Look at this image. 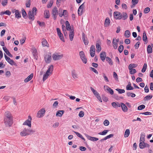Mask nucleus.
<instances>
[{"label":"nucleus","instance_id":"1","mask_svg":"<svg viewBox=\"0 0 153 153\" xmlns=\"http://www.w3.org/2000/svg\"><path fill=\"white\" fill-rule=\"evenodd\" d=\"M4 121V124L7 127L12 126L13 123V120L11 114L10 112H5Z\"/></svg>","mask_w":153,"mask_h":153},{"label":"nucleus","instance_id":"2","mask_svg":"<svg viewBox=\"0 0 153 153\" xmlns=\"http://www.w3.org/2000/svg\"><path fill=\"white\" fill-rule=\"evenodd\" d=\"M114 15L115 19H123L125 20L128 18L126 12H123L122 13L118 11L114 12Z\"/></svg>","mask_w":153,"mask_h":153},{"label":"nucleus","instance_id":"3","mask_svg":"<svg viewBox=\"0 0 153 153\" xmlns=\"http://www.w3.org/2000/svg\"><path fill=\"white\" fill-rule=\"evenodd\" d=\"M35 132V131L32 129H29L25 128L20 133V135L22 137H25L32 134Z\"/></svg>","mask_w":153,"mask_h":153},{"label":"nucleus","instance_id":"4","mask_svg":"<svg viewBox=\"0 0 153 153\" xmlns=\"http://www.w3.org/2000/svg\"><path fill=\"white\" fill-rule=\"evenodd\" d=\"M63 54L60 53H56L52 55V58L54 60H58L61 59L63 57Z\"/></svg>","mask_w":153,"mask_h":153},{"label":"nucleus","instance_id":"5","mask_svg":"<svg viewBox=\"0 0 153 153\" xmlns=\"http://www.w3.org/2000/svg\"><path fill=\"white\" fill-rule=\"evenodd\" d=\"M45 112V109L42 108L38 111L37 114L36 116L38 118H41L44 115Z\"/></svg>","mask_w":153,"mask_h":153},{"label":"nucleus","instance_id":"6","mask_svg":"<svg viewBox=\"0 0 153 153\" xmlns=\"http://www.w3.org/2000/svg\"><path fill=\"white\" fill-rule=\"evenodd\" d=\"M31 120L32 118L30 116H28V119L27 120L23 123V125H26L29 127H31Z\"/></svg>","mask_w":153,"mask_h":153},{"label":"nucleus","instance_id":"7","mask_svg":"<svg viewBox=\"0 0 153 153\" xmlns=\"http://www.w3.org/2000/svg\"><path fill=\"white\" fill-rule=\"evenodd\" d=\"M4 56L6 60L10 65H16V63L13 60L11 59L9 57L7 56V55L5 54H4Z\"/></svg>","mask_w":153,"mask_h":153},{"label":"nucleus","instance_id":"8","mask_svg":"<svg viewBox=\"0 0 153 153\" xmlns=\"http://www.w3.org/2000/svg\"><path fill=\"white\" fill-rule=\"evenodd\" d=\"M139 146L140 149H143L145 148H149V145L147 143L144 142V141L140 142Z\"/></svg>","mask_w":153,"mask_h":153},{"label":"nucleus","instance_id":"9","mask_svg":"<svg viewBox=\"0 0 153 153\" xmlns=\"http://www.w3.org/2000/svg\"><path fill=\"white\" fill-rule=\"evenodd\" d=\"M52 14L54 19L56 20L58 15V9L56 7H55L53 8Z\"/></svg>","mask_w":153,"mask_h":153},{"label":"nucleus","instance_id":"10","mask_svg":"<svg viewBox=\"0 0 153 153\" xmlns=\"http://www.w3.org/2000/svg\"><path fill=\"white\" fill-rule=\"evenodd\" d=\"M51 54H47L45 57V61L47 63H49L51 62Z\"/></svg>","mask_w":153,"mask_h":153},{"label":"nucleus","instance_id":"11","mask_svg":"<svg viewBox=\"0 0 153 153\" xmlns=\"http://www.w3.org/2000/svg\"><path fill=\"white\" fill-rule=\"evenodd\" d=\"M119 39H116V38H114L113 40V48L116 49L118 47L117 43L119 41Z\"/></svg>","mask_w":153,"mask_h":153},{"label":"nucleus","instance_id":"12","mask_svg":"<svg viewBox=\"0 0 153 153\" xmlns=\"http://www.w3.org/2000/svg\"><path fill=\"white\" fill-rule=\"evenodd\" d=\"M56 30L57 34L60 39L63 42H65V40L62 33H61L60 30L59 28H57Z\"/></svg>","mask_w":153,"mask_h":153},{"label":"nucleus","instance_id":"13","mask_svg":"<svg viewBox=\"0 0 153 153\" xmlns=\"http://www.w3.org/2000/svg\"><path fill=\"white\" fill-rule=\"evenodd\" d=\"M95 47L94 45H92L90 47V52L91 56L92 57L94 56L95 54Z\"/></svg>","mask_w":153,"mask_h":153},{"label":"nucleus","instance_id":"14","mask_svg":"<svg viewBox=\"0 0 153 153\" xmlns=\"http://www.w3.org/2000/svg\"><path fill=\"white\" fill-rule=\"evenodd\" d=\"M82 39L83 41L84 42L85 45H88V40L86 37L85 36V34L83 33L82 34Z\"/></svg>","mask_w":153,"mask_h":153},{"label":"nucleus","instance_id":"15","mask_svg":"<svg viewBox=\"0 0 153 153\" xmlns=\"http://www.w3.org/2000/svg\"><path fill=\"white\" fill-rule=\"evenodd\" d=\"M71 76L74 79L78 78L79 77L76 71L74 69L71 71Z\"/></svg>","mask_w":153,"mask_h":153},{"label":"nucleus","instance_id":"16","mask_svg":"<svg viewBox=\"0 0 153 153\" xmlns=\"http://www.w3.org/2000/svg\"><path fill=\"white\" fill-rule=\"evenodd\" d=\"M85 135L88 140L93 141H96L99 140V139L97 137H92L86 134Z\"/></svg>","mask_w":153,"mask_h":153},{"label":"nucleus","instance_id":"17","mask_svg":"<svg viewBox=\"0 0 153 153\" xmlns=\"http://www.w3.org/2000/svg\"><path fill=\"white\" fill-rule=\"evenodd\" d=\"M84 7V4H82L79 7L78 10V15L79 16H81L82 15V13L83 9V8Z\"/></svg>","mask_w":153,"mask_h":153},{"label":"nucleus","instance_id":"18","mask_svg":"<svg viewBox=\"0 0 153 153\" xmlns=\"http://www.w3.org/2000/svg\"><path fill=\"white\" fill-rule=\"evenodd\" d=\"M31 51L33 56L35 58H36L37 56V51L35 47H33L31 49Z\"/></svg>","mask_w":153,"mask_h":153},{"label":"nucleus","instance_id":"19","mask_svg":"<svg viewBox=\"0 0 153 153\" xmlns=\"http://www.w3.org/2000/svg\"><path fill=\"white\" fill-rule=\"evenodd\" d=\"M106 56L105 52H102L100 54V57L102 61L104 62L105 61V58Z\"/></svg>","mask_w":153,"mask_h":153},{"label":"nucleus","instance_id":"20","mask_svg":"<svg viewBox=\"0 0 153 153\" xmlns=\"http://www.w3.org/2000/svg\"><path fill=\"white\" fill-rule=\"evenodd\" d=\"M74 36V29L71 30L70 31L69 33V39L71 41H72L73 40V38Z\"/></svg>","mask_w":153,"mask_h":153},{"label":"nucleus","instance_id":"21","mask_svg":"<svg viewBox=\"0 0 153 153\" xmlns=\"http://www.w3.org/2000/svg\"><path fill=\"white\" fill-rule=\"evenodd\" d=\"M104 88L105 90L108 91L109 93L111 95H113L114 94V91L113 90L108 86H104Z\"/></svg>","mask_w":153,"mask_h":153},{"label":"nucleus","instance_id":"22","mask_svg":"<svg viewBox=\"0 0 153 153\" xmlns=\"http://www.w3.org/2000/svg\"><path fill=\"white\" fill-rule=\"evenodd\" d=\"M121 108L124 112H126L128 111V108L125 104L121 103Z\"/></svg>","mask_w":153,"mask_h":153},{"label":"nucleus","instance_id":"23","mask_svg":"<svg viewBox=\"0 0 153 153\" xmlns=\"http://www.w3.org/2000/svg\"><path fill=\"white\" fill-rule=\"evenodd\" d=\"M35 15L32 13L31 11H30L28 13V18L30 20L33 21L34 19V16Z\"/></svg>","mask_w":153,"mask_h":153},{"label":"nucleus","instance_id":"24","mask_svg":"<svg viewBox=\"0 0 153 153\" xmlns=\"http://www.w3.org/2000/svg\"><path fill=\"white\" fill-rule=\"evenodd\" d=\"M53 65H50L49 66L46 72L51 74L52 73V71H53Z\"/></svg>","mask_w":153,"mask_h":153},{"label":"nucleus","instance_id":"25","mask_svg":"<svg viewBox=\"0 0 153 153\" xmlns=\"http://www.w3.org/2000/svg\"><path fill=\"white\" fill-rule=\"evenodd\" d=\"M64 111L63 110L58 111L56 113V116L57 117H61L63 114Z\"/></svg>","mask_w":153,"mask_h":153},{"label":"nucleus","instance_id":"26","mask_svg":"<svg viewBox=\"0 0 153 153\" xmlns=\"http://www.w3.org/2000/svg\"><path fill=\"white\" fill-rule=\"evenodd\" d=\"M33 74H31L26 78L25 79V80H24L25 82H29V81H30L33 78Z\"/></svg>","mask_w":153,"mask_h":153},{"label":"nucleus","instance_id":"27","mask_svg":"<svg viewBox=\"0 0 153 153\" xmlns=\"http://www.w3.org/2000/svg\"><path fill=\"white\" fill-rule=\"evenodd\" d=\"M3 49L8 56L10 57H13V55L10 53L9 51L7 49L6 47H3Z\"/></svg>","mask_w":153,"mask_h":153},{"label":"nucleus","instance_id":"28","mask_svg":"<svg viewBox=\"0 0 153 153\" xmlns=\"http://www.w3.org/2000/svg\"><path fill=\"white\" fill-rule=\"evenodd\" d=\"M11 14V12L9 10H7L5 11H2L0 13V15L2 16L4 14H6L7 15L10 16Z\"/></svg>","mask_w":153,"mask_h":153},{"label":"nucleus","instance_id":"29","mask_svg":"<svg viewBox=\"0 0 153 153\" xmlns=\"http://www.w3.org/2000/svg\"><path fill=\"white\" fill-rule=\"evenodd\" d=\"M110 24V20L108 17L106 18L105 20L104 25L105 27L108 26Z\"/></svg>","mask_w":153,"mask_h":153},{"label":"nucleus","instance_id":"30","mask_svg":"<svg viewBox=\"0 0 153 153\" xmlns=\"http://www.w3.org/2000/svg\"><path fill=\"white\" fill-rule=\"evenodd\" d=\"M66 29L68 30L71 31V30L73 29L71 28L70 23L68 21H66L65 22Z\"/></svg>","mask_w":153,"mask_h":153},{"label":"nucleus","instance_id":"31","mask_svg":"<svg viewBox=\"0 0 153 153\" xmlns=\"http://www.w3.org/2000/svg\"><path fill=\"white\" fill-rule=\"evenodd\" d=\"M51 74H49L47 72H46L43 75V80L44 82L49 77V76L51 75Z\"/></svg>","mask_w":153,"mask_h":153},{"label":"nucleus","instance_id":"32","mask_svg":"<svg viewBox=\"0 0 153 153\" xmlns=\"http://www.w3.org/2000/svg\"><path fill=\"white\" fill-rule=\"evenodd\" d=\"M50 12L48 10H45L44 11V16L46 18H49L50 17Z\"/></svg>","mask_w":153,"mask_h":153},{"label":"nucleus","instance_id":"33","mask_svg":"<svg viewBox=\"0 0 153 153\" xmlns=\"http://www.w3.org/2000/svg\"><path fill=\"white\" fill-rule=\"evenodd\" d=\"M145 134L144 133H142L140 134V142L145 141Z\"/></svg>","mask_w":153,"mask_h":153},{"label":"nucleus","instance_id":"34","mask_svg":"<svg viewBox=\"0 0 153 153\" xmlns=\"http://www.w3.org/2000/svg\"><path fill=\"white\" fill-rule=\"evenodd\" d=\"M114 136V134H111L108 135L106 137L102 139L100 141H102L104 140H105L108 139H109L111 137H112Z\"/></svg>","mask_w":153,"mask_h":153},{"label":"nucleus","instance_id":"35","mask_svg":"<svg viewBox=\"0 0 153 153\" xmlns=\"http://www.w3.org/2000/svg\"><path fill=\"white\" fill-rule=\"evenodd\" d=\"M106 60L110 65H113V62L110 57L108 56L106 57Z\"/></svg>","mask_w":153,"mask_h":153},{"label":"nucleus","instance_id":"36","mask_svg":"<svg viewBox=\"0 0 153 153\" xmlns=\"http://www.w3.org/2000/svg\"><path fill=\"white\" fill-rule=\"evenodd\" d=\"M130 133V130L129 129H127L126 130L124 134L125 137H128Z\"/></svg>","mask_w":153,"mask_h":153},{"label":"nucleus","instance_id":"37","mask_svg":"<svg viewBox=\"0 0 153 153\" xmlns=\"http://www.w3.org/2000/svg\"><path fill=\"white\" fill-rule=\"evenodd\" d=\"M15 16L16 18H17L18 19L21 17L20 13L19 12V10H17V11L15 13Z\"/></svg>","mask_w":153,"mask_h":153},{"label":"nucleus","instance_id":"38","mask_svg":"<svg viewBox=\"0 0 153 153\" xmlns=\"http://www.w3.org/2000/svg\"><path fill=\"white\" fill-rule=\"evenodd\" d=\"M42 45L44 47H49V44H48L47 41L45 39H43V40L42 42Z\"/></svg>","mask_w":153,"mask_h":153},{"label":"nucleus","instance_id":"39","mask_svg":"<svg viewBox=\"0 0 153 153\" xmlns=\"http://www.w3.org/2000/svg\"><path fill=\"white\" fill-rule=\"evenodd\" d=\"M108 130H105L102 132H100L98 133V134L100 135H105L109 131Z\"/></svg>","mask_w":153,"mask_h":153},{"label":"nucleus","instance_id":"40","mask_svg":"<svg viewBox=\"0 0 153 153\" xmlns=\"http://www.w3.org/2000/svg\"><path fill=\"white\" fill-rule=\"evenodd\" d=\"M90 89L91 91L93 93L94 95L96 97L99 95V94L97 92V91L95 90L92 87H90Z\"/></svg>","mask_w":153,"mask_h":153},{"label":"nucleus","instance_id":"41","mask_svg":"<svg viewBox=\"0 0 153 153\" xmlns=\"http://www.w3.org/2000/svg\"><path fill=\"white\" fill-rule=\"evenodd\" d=\"M134 89L133 87L131 86V84L130 82H129L128 85L126 86V89L127 90H132Z\"/></svg>","mask_w":153,"mask_h":153},{"label":"nucleus","instance_id":"42","mask_svg":"<svg viewBox=\"0 0 153 153\" xmlns=\"http://www.w3.org/2000/svg\"><path fill=\"white\" fill-rule=\"evenodd\" d=\"M147 52L148 53H152V48L150 45H149L148 46L147 49Z\"/></svg>","mask_w":153,"mask_h":153},{"label":"nucleus","instance_id":"43","mask_svg":"<svg viewBox=\"0 0 153 153\" xmlns=\"http://www.w3.org/2000/svg\"><path fill=\"white\" fill-rule=\"evenodd\" d=\"M124 35L126 38H128L130 36V33L129 30H126L125 31Z\"/></svg>","mask_w":153,"mask_h":153},{"label":"nucleus","instance_id":"44","mask_svg":"<svg viewBox=\"0 0 153 153\" xmlns=\"http://www.w3.org/2000/svg\"><path fill=\"white\" fill-rule=\"evenodd\" d=\"M74 132L75 134H76L78 137L80 138L81 139H82L84 141L85 140V139L82 136V135H81L80 133L75 131H74Z\"/></svg>","mask_w":153,"mask_h":153},{"label":"nucleus","instance_id":"45","mask_svg":"<svg viewBox=\"0 0 153 153\" xmlns=\"http://www.w3.org/2000/svg\"><path fill=\"white\" fill-rule=\"evenodd\" d=\"M97 52L99 53L101 50L100 45L99 43L96 44Z\"/></svg>","mask_w":153,"mask_h":153},{"label":"nucleus","instance_id":"46","mask_svg":"<svg viewBox=\"0 0 153 153\" xmlns=\"http://www.w3.org/2000/svg\"><path fill=\"white\" fill-rule=\"evenodd\" d=\"M137 66V65L134 63L131 64L128 66V69H131L133 68H135Z\"/></svg>","mask_w":153,"mask_h":153},{"label":"nucleus","instance_id":"47","mask_svg":"<svg viewBox=\"0 0 153 153\" xmlns=\"http://www.w3.org/2000/svg\"><path fill=\"white\" fill-rule=\"evenodd\" d=\"M126 95L127 96L129 97H135L136 96L135 94L131 92H127L126 93Z\"/></svg>","mask_w":153,"mask_h":153},{"label":"nucleus","instance_id":"48","mask_svg":"<svg viewBox=\"0 0 153 153\" xmlns=\"http://www.w3.org/2000/svg\"><path fill=\"white\" fill-rule=\"evenodd\" d=\"M129 69L130 70V73L131 74H133L136 73V71L135 69L131 68Z\"/></svg>","mask_w":153,"mask_h":153},{"label":"nucleus","instance_id":"49","mask_svg":"<svg viewBox=\"0 0 153 153\" xmlns=\"http://www.w3.org/2000/svg\"><path fill=\"white\" fill-rule=\"evenodd\" d=\"M147 65L146 64V63L144 64L143 67V68L141 70V72L143 73L145 71L147 68Z\"/></svg>","mask_w":153,"mask_h":153},{"label":"nucleus","instance_id":"50","mask_svg":"<svg viewBox=\"0 0 153 153\" xmlns=\"http://www.w3.org/2000/svg\"><path fill=\"white\" fill-rule=\"evenodd\" d=\"M8 3L7 0H3L1 2V4L4 7Z\"/></svg>","mask_w":153,"mask_h":153},{"label":"nucleus","instance_id":"51","mask_svg":"<svg viewBox=\"0 0 153 153\" xmlns=\"http://www.w3.org/2000/svg\"><path fill=\"white\" fill-rule=\"evenodd\" d=\"M152 96L148 95L144 98V100L145 101L149 100L152 98Z\"/></svg>","mask_w":153,"mask_h":153},{"label":"nucleus","instance_id":"52","mask_svg":"<svg viewBox=\"0 0 153 153\" xmlns=\"http://www.w3.org/2000/svg\"><path fill=\"white\" fill-rule=\"evenodd\" d=\"M123 48H124V47H123V45H120L119 46L118 49L119 52L120 53H121L123 51Z\"/></svg>","mask_w":153,"mask_h":153},{"label":"nucleus","instance_id":"53","mask_svg":"<svg viewBox=\"0 0 153 153\" xmlns=\"http://www.w3.org/2000/svg\"><path fill=\"white\" fill-rule=\"evenodd\" d=\"M143 40L144 42H146L147 39V37L145 33V32H144L143 33Z\"/></svg>","mask_w":153,"mask_h":153},{"label":"nucleus","instance_id":"54","mask_svg":"<svg viewBox=\"0 0 153 153\" xmlns=\"http://www.w3.org/2000/svg\"><path fill=\"white\" fill-rule=\"evenodd\" d=\"M116 90L117 91L119 94L123 93L125 92V91L124 89H121L119 88H117L116 89Z\"/></svg>","mask_w":153,"mask_h":153},{"label":"nucleus","instance_id":"55","mask_svg":"<svg viewBox=\"0 0 153 153\" xmlns=\"http://www.w3.org/2000/svg\"><path fill=\"white\" fill-rule=\"evenodd\" d=\"M53 4V1L51 0L50 1L49 3L47 5V7L48 8H50L52 7Z\"/></svg>","mask_w":153,"mask_h":153},{"label":"nucleus","instance_id":"56","mask_svg":"<svg viewBox=\"0 0 153 153\" xmlns=\"http://www.w3.org/2000/svg\"><path fill=\"white\" fill-rule=\"evenodd\" d=\"M79 56L80 57V58H81L85 56V54L83 51H81L79 53Z\"/></svg>","mask_w":153,"mask_h":153},{"label":"nucleus","instance_id":"57","mask_svg":"<svg viewBox=\"0 0 153 153\" xmlns=\"http://www.w3.org/2000/svg\"><path fill=\"white\" fill-rule=\"evenodd\" d=\"M109 121L107 120H105L103 122V124L106 126L109 125Z\"/></svg>","mask_w":153,"mask_h":153},{"label":"nucleus","instance_id":"58","mask_svg":"<svg viewBox=\"0 0 153 153\" xmlns=\"http://www.w3.org/2000/svg\"><path fill=\"white\" fill-rule=\"evenodd\" d=\"M145 105H140L139 106L138 108L137 109L138 110H141L143 109H144L145 108Z\"/></svg>","mask_w":153,"mask_h":153},{"label":"nucleus","instance_id":"59","mask_svg":"<svg viewBox=\"0 0 153 153\" xmlns=\"http://www.w3.org/2000/svg\"><path fill=\"white\" fill-rule=\"evenodd\" d=\"M150 11V9L149 7L145 8L144 10V13H148Z\"/></svg>","mask_w":153,"mask_h":153},{"label":"nucleus","instance_id":"60","mask_svg":"<svg viewBox=\"0 0 153 153\" xmlns=\"http://www.w3.org/2000/svg\"><path fill=\"white\" fill-rule=\"evenodd\" d=\"M90 69L92 71H93L95 73H96L97 74H98V72L97 71V70L96 69H95L94 68L91 67L90 68Z\"/></svg>","mask_w":153,"mask_h":153},{"label":"nucleus","instance_id":"61","mask_svg":"<svg viewBox=\"0 0 153 153\" xmlns=\"http://www.w3.org/2000/svg\"><path fill=\"white\" fill-rule=\"evenodd\" d=\"M37 10V9L35 7H34L32 9V11H31V13L35 15H36V11Z\"/></svg>","mask_w":153,"mask_h":153},{"label":"nucleus","instance_id":"62","mask_svg":"<svg viewBox=\"0 0 153 153\" xmlns=\"http://www.w3.org/2000/svg\"><path fill=\"white\" fill-rule=\"evenodd\" d=\"M84 115V113L83 111H81L79 114V116L81 117H83Z\"/></svg>","mask_w":153,"mask_h":153},{"label":"nucleus","instance_id":"63","mask_svg":"<svg viewBox=\"0 0 153 153\" xmlns=\"http://www.w3.org/2000/svg\"><path fill=\"white\" fill-rule=\"evenodd\" d=\"M81 59H82V61L83 63H84V64H86L87 63V60L85 56L81 58Z\"/></svg>","mask_w":153,"mask_h":153},{"label":"nucleus","instance_id":"64","mask_svg":"<svg viewBox=\"0 0 153 153\" xmlns=\"http://www.w3.org/2000/svg\"><path fill=\"white\" fill-rule=\"evenodd\" d=\"M103 76L104 79L105 80L106 82H108L109 81V80L108 77L106 76L105 74V73L103 74Z\"/></svg>","mask_w":153,"mask_h":153}]
</instances>
